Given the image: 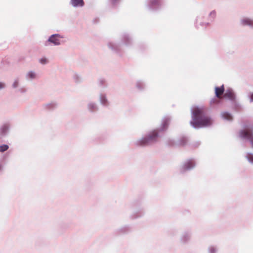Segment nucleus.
Returning <instances> with one entry per match:
<instances>
[{"mask_svg":"<svg viewBox=\"0 0 253 253\" xmlns=\"http://www.w3.org/2000/svg\"><path fill=\"white\" fill-rule=\"evenodd\" d=\"M192 117L193 121L191 124L195 127L208 126L212 123V119L207 113V109L203 107L194 108Z\"/></svg>","mask_w":253,"mask_h":253,"instance_id":"f257e3e1","label":"nucleus"},{"mask_svg":"<svg viewBox=\"0 0 253 253\" xmlns=\"http://www.w3.org/2000/svg\"><path fill=\"white\" fill-rule=\"evenodd\" d=\"M158 137V132L157 130H155L150 132L148 135L141 139L138 142V145L144 146L148 145L157 140Z\"/></svg>","mask_w":253,"mask_h":253,"instance_id":"f03ea898","label":"nucleus"},{"mask_svg":"<svg viewBox=\"0 0 253 253\" xmlns=\"http://www.w3.org/2000/svg\"><path fill=\"white\" fill-rule=\"evenodd\" d=\"M240 136L241 137L248 139L251 141H253L252 131L250 129H246L241 131Z\"/></svg>","mask_w":253,"mask_h":253,"instance_id":"7ed1b4c3","label":"nucleus"},{"mask_svg":"<svg viewBox=\"0 0 253 253\" xmlns=\"http://www.w3.org/2000/svg\"><path fill=\"white\" fill-rule=\"evenodd\" d=\"M48 41L55 45H59L60 44L61 37L58 35H53L49 38Z\"/></svg>","mask_w":253,"mask_h":253,"instance_id":"20e7f679","label":"nucleus"},{"mask_svg":"<svg viewBox=\"0 0 253 253\" xmlns=\"http://www.w3.org/2000/svg\"><path fill=\"white\" fill-rule=\"evenodd\" d=\"M224 91V87L223 85H222L220 87H215V95L219 99H221L222 98V95Z\"/></svg>","mask_w":253,"mask_h":253,"instance_id":"39448f33","label":"nucleus"},{"mask_svg":"<svg viewBox=\"0 0 253 253\" xmlns=\"http://www.w3.org/2000/svg\"><path fill=\"white\" fill-rule=\"evenodd\" d=\"M71 3L74 7H82L84 5V1L83 0H71Z\"/></svg>","mask_w":253,"mask_h":253,"instance_id":"423d86ee","label":"nucleus"},{"mask_svg":"<svg viewBox=\"0 0 253 253\" xmlns=\"http://www.w3.org/2000/svg\"><path fill=\"white\" fill-rule=\"evenodd\" d=\"M223 97L225 98L232 99L234 97V93L232 90H227L226 92L224 94Z\"/></svg>","mask_w":253,"mask_h":253,"instance_id":"0eeeda50","label":"nucleus"},{"mask_svg":"<svg viewBox=\"0 0 253 253\" xmlns=\"http://www.w3.org/2000/svg\"><path fill=\"white\" fill-rule=\"evenodd\" d=\"M222 116L223 118L227 120H232V116L231 115L228 113L224 112L222 114Z\"/></svg>","mask_w":253,"mask_h":253,"instance_id":"6e6552de","label":"nucleus"},{"mask_svg":"<svg viewBox=\"0 0 253 253\" xmlns=\"http://www.w3.org/2000/svg\"><path fill=\"white\" fill-rule=\"evenodd\" d=\"M243 23L244 25H253V21L249 19H246L243 20Z\"/></svg>","mask_w":253,"mask_h":253,"instance_id":"1a4fd4ad","label":"nucleus"},{"mask_svg":"<svg viewBox=\"0 0 253 253\" xmlns=\"http://www.w3.org/2000/svg\"><path fill=\"white\" fill-rule=\"evenodd\" d=\"M8 149V146L7 145H2L0 146V152H3L6 151Z\"/></svg>","mask_w":253,"mask_h":253,"instance_id":"9d476101","label":"nucleus"},{"mask_svg":"<svg viewBox=\"0 0 253 253\" xmlns=\"http://www.w3.org/2000/svg\"><path fill=\"white\" fill-rule=\"evenodd\" d=\"M28 76L30 78H34L35 77V73H33V72H29L28 74Z\"/></svg>","mask_w":253,"mask_h":253,"instance_id":"9b49d317","label":"nucleus"},{"mask_svg":"<svg viewBox=\"0 0 253 253\" xmlns=\"http://www.w3.org/2000/svg\"><path fill=\"white\" fill-rule=\"evenodd\" d=\"M8 126L6 125H4L2 127V129L3 132H5L8 129Z\"/></svg>","mask_w":253,"mask_h":253,"instance_id":"f8f14e48","label":"nucleus"},{"mask_svg":"<svg viewBox=\"0 0 253 253\" xmlns=\"http://www.w3.org/2000/svg\"><path fill=\"white\" fill-rule=\"evenodd\" d=\"M40 62L42 64H45L47 62V60L45 58H43L40 59Z\"/></svg>","mask_w":253,"mask_h":253,"instance_id":"ddd939ff","label":"nucleus"},{"mask_svg":"<svg viewBox=\"0 0 253 253\" xmlns=\"http://www.w3.org/2000/svg\"><path fill=\"white\" fill-rule=\"evenodd\" d=\"M218 101L216 100V99H214V100H212L211 102V104H213V103H217Z\"/></svg>","mask_w":253,"mask_h":253,"instance_id":"4468645a","label":"nucleus"},{"mask_svg":"<svg viewBox=\"0 0 253 253\" xmlns=\"http://www.w3.org/2000/svg\"><path fill=\"white\" fill-rule=\"evenodd\" d=\"M4 84H3L2 83H0V89L4 87Z\"/></svg>","mask_w":253,"mask_h":253,"instance_id":"2eb2a0df","label":"nucleus"},{"mask_svg":"<svg viewBox=\"0 0 253 253\" xmlns=\"http://www.w3.org/2000/svg\"><path fill=\"white\" fill-rule=\"evenodd\" d=\"M17 85V82H15L14 84V86L16 87Z\"/></svg>","mask_w":253,"mask_h":253,"instance_id":"dca6fc26","label":"nucleus"},{"mask_svg":"<svg viewBox=\"0 0 253 253\" xmlns=\"http://www.w3.org/2000/svg\"><path fill=\"white\" fill-rule=\"evenodd\" d=\"M251 100L253 101V93L251 95Z\"/></svg>","mask_w":253,"mask_h":253,"instance_id":"f3484780","label":"nucleus"},{"mask_svg":"<svg viewBox=\"0 0 253 253\" xmlns=\"http://www.w3.org/2000/svg\"><path fill=\"white\" fill-rule=\"evenodd\" d=\"M191 163L192 164V162H191ZM191 167H192V166L191 165V166H189L188 167V169H190L191 168Z\"/></svg>","mask_w":253,"mask_h":253,"instance_id":"a211bd4d","label":"nucleus"},{"mask_svg":"<svg viewBox=\"0 0 253 253\" xmlns=\"http://www.w3.org/2000/svg\"><path fill=\"white\" fill-rule=\"evenodd\" d=\"M2 169V166L0 165V170Z\"/></svg>","mask_w":253,"mask_h":253,"instance_id":"6ab92c4d","label":"nucleus"},{"mask_svg":"<svg viewBox=\"0 0 253 253\" xmlns=\"http://www.w3.org/2000/svg\"><path fill=\"white\" fill-rule=\"evenodd\" d=\"M251 160H253V159H251Z\"/></svg>","mask_w":253,"mask_h":253,"instance_id":"aec40b11","label":"nucleus"}]
</instances>
